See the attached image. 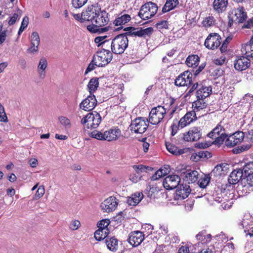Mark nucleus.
Masks as SVG:
<instances>
[{
	"mask_svg": "<svg viewBox=\"0 0 253 253\" xmlns=\"http://www.w3.org/2000/svg\"><path fill=\"white\" fill-rule=\"evenodd\" d=\"M247 141L246 144H243L238 147L237 150H233L234 153H240L241 152L248 150L251 147V142H253V129L248 130L246 132L238 131L229 136L225 140V145L228 147H233L238 144L242 142L244 139Z\"/></svg>",
	"mask_w": 253,
	"mask_h": 253,
	"instance_id": "nucleus-1",
	"label": "nucleus"
},
{
	"mask_svg": "<svg viewBox=\"0 0 253 253\" xmlns=\"http://www.w3.org/2000/svg\"><path fill=\"white\" fill-rule=\"evenodd\" d=\"M95 18L93 20L92 24L87 26V29L92 33L101 34L109 30V26L104 27L109 22L108 13L104 10H101L99 9L96 13Z\"/></svg>",
	"mask_w": 253,
	"mask_h": 253,
	"instance_id": "nucleus-2",
	"label": "nucleus"
},
{
	"mask_svg": "<svg viewBox=\"0 0 253 253\" xmlns=\"http://www.w3.org/2000/svg\"><path fill=\"white\" fill-rule=\"evenodd\" d=\"M121 135V130L114 127L106 130L103 133L95 130L91 132L90 136L98 140L111 141L118 139Z\"/></svg>",
	"mask_w": 253,
	"mask_h": 253,
	"instance_id": "nucleus-3",
	"label": "nucleus"
},
{
	"mask_svg": "<svg viewBox=\"0 0 253 253\" xmlns=\"http://www.w3.org/2000/svg\"><path fill=\"white\" fill-rule=\"evenodd\" d=\"M128 40L125 34H120L111 41L112 52L117 54L123 53L128 46Z\"/></svg>",
	"mask_w": 253,
	"mask_h": 253,
	"instance_id": "nucleus-4",
	"label": "nucleus"
},
{
	"mask_svg": "<svg viewBox=\"0 0 253 253\" xmlns=\"http://www.w3.org/2000/svg\"><path fill=\"white\" fill-rule=\"evenodd\" d=\"M113 58L112 53L108 49L103 48L96 52L94 56L93 61L98 67H103L111 62Z\"/></svg>",
	"mask_w": 253,
	"mask_h": 253,
	"instance_id": "nucleus-5",
	"label": "nucleus"
},
{
	"mask_svg": "<svg viewBox=\"0 0 253 253\" xmlns=\"http://www.w3.org/2000/svg\"><path fill=\"white\" fill-rule=\"evenodd\" d=\"M158 9V7L157 4L150 1L141 7L138 16L143 20H148L155 15Z\"/></svg>",
	"mask_w": 253,
	"mask_h": 253,
	"instance_id": "nucleus-6",
	"label": "nucleus"
},
{
	"mask_svg": "<svg viewBox=\"0 0 253 253\" xmlns=\"http://www.w3.org/2000/svg\"><path fill=\"white\" fill-rule=\"evenodd\" d=\"M102 121L100 114L96 111L88 113L81 120L82 125L86 124L87 128H97Z\"/></svg>",
	"mask_w": 253,
	"mask_h": 253,
	"instance_id": "nucleus-7",
	"label": "nucleus"
},
{
	"mask_svg": "<svg viewBox=\"0 0 253 253\" xmlns=\"http://www.w3.org/2000/svg\"><path fill=\"white\" fill-rule=\"evenodd\" d=\"M208 135L209 137L214 140L213 144L218 145L222 144L227 136L225 129L220 123L218 124Z\"/></svg>",
	"mask_w": 253,
	"mask_h": 253,
	"instance_id": "nucleus-8",
	"label": "nucleus"
},
{
	"mask_svg": "<svg viewBox=\"0 0 253 253\" xmlns=\"http://www.w3.org/2000/svg\"><path fill=\"white\" fill-rule=\"evenodd\" d=\"M166 113V109L163 106L159 105L153 108L149 113V123L155 125L158 124L164 118Z\"/></svg>",
	"mask_w": 253,
	"mask_h": 253,
	"instance_id": "nucleus-9",
	"label": "nucleus"
},
{
	"mask_svg": "<svg viewBox=\"0 0 253 253\" xmlns=\"http://www.w3.org/2000/svg\"><path fill=\"white\" fill-rule=\"evenodd\" d=\"M148 120L145 121L142 118H138L131 122L130 125V128L136 133H143L148 127Z\"/></svg>",
	"mask_w": 253,
	"mask_h": 253,
	"instance_id": "nucleus-10",
	"label": "nucleus"
},
{
	"mask_svg": "<svg viewBox=\"0 0 253 253\" xmlns=\"http://www.w3.org/2000/svg\"><path fill=\"white\" fill-rule=\"evenodd\" d=\"M202 129L200 127L194 126L188 131L183 134V139L186 141H196L202 137Z\"/></svg>",
	"mask_w": 253,
	"mask_h": 253,
	"instance_id": "nucleus-11",
	"label": "nucleus"
},
{
	"mask_svg": "<svg viewBox=\"0 0 253 253\" xmlns=\"http://www.w3.org/2000/svg\"><path fill=\"white\" fill-rule=\"evenodd\" d=\"M221 38L217 33H211L205 41V46L210 49L217 48L221 43Z\"/></svg>",
	"mask_w": 253,
	"mask_h": 253,
	"instance_id": "nucleus-12",
	"label": "nucleus"
},
{
	"mask_svg": "<svg viewBox=\"0 0 253 253\" xmlns=\"http://www.w3.org/2000/svg\"><path fill=\"white\" fill-rule=\"evenodd\" d=\"M118 205V200L116 197L111 196L105 200L100 205L104 212L109 213L114 211Z\"/></svg>",
	"mask_w": 253,
	"mask_h": 253,
	"instance_id": "nucleus-13",
	"label": "nucleus"
},
{
	"mask_svg": "<svg viewBox=\"0 0 253 253\" xmlns=\"http://www.w3.org/2000/svg\"><path fill=\"white\" fill-rule=\"evenodd\" d=\"M97 100L94 94H89L80 104V109L86 111L92 110L97 105Z\"/></svg>",
	"mask_w": 253,
	"mask_h": 253,
	"instance_id": "nucleus-14",
	"label": "nucleus"
},
{
	"mask_svg": "<svg viewBox=\"0 0 253 253\" xmlns=\"http://www.w3.org/2000/svg\"><path fill=\"white\" fill-rule=\"evenodd\" d=\"M192 74L188 71L179 75L175 80V84L178 86H188L192 82Z\"/></svg>",
	"mask_w": 253,
	"mask_h": 253,
	"instance_id": "nucleus-15",
	"label": "nucleus"
},
{
	"mask_svg": "<svg viewBox=\"0 0 253 253\" xmlns=\"http://www.w3.org/2000/svg\"><path fill=\"white\" fill-rule=\"evenodd\" d=\"M180 178L177 175H171L166 177L163 180L164 187L168 190L177 188L179 185Z\"/></svg>",
	"mask_w": 253,
	"mask_h": 253,
	"instance_id": "nucleus-16",
	"label": "nucleus"
},
{
	"mask_svg": "<svg viewBox=\"0 0 253 253\" xmlns=\"http://www.w3.org/2000/svg\"><path fill=\"white\" fill-rule=\"evenodd\" d=\"M99 10L96 6L93 5L88 6L86 10H84L82 14L81 17L83 20L91 21L92 22L93 20L95 19V16Z\"/></svg>",
	"mask_w": 253,
	"mask_h": 253,
	"instance_id": "nucleus-17",
	"label": "nucleus"
},
{
	"mask_svg": "<svg viewBox=\"0 0 253 253\" xmlns=\"http://www.w3.org/2000/svg\"><path fill=\"white\" fill-rule=\"evenodd\" d=\"M190 186L187 184L179 185L174 194V199L176 200H182L186 198L190 193Z\"/></svg>",
	"mask_w": 253,
	"mask_h": 253,
	"instance_id": "nucleus-18",
	"label": "nucleus"
},
{
	"mask_svg": "<svg viewBox=\"0 0 253 253\" xmlns=\"http://www.w3.org/2000/svg\"><path fill=\"white\" fill-rule=\"evenodd\" d=\"M144 239V235L139 231H134L129 234L128 242L133 247H137Z\"/></svg>",
	"mask_w": 253,
	"mask_h": 253,
	"instance_id": "nucleus-19",
	"label": "nucleus"
},
{
	"mask_svg": "<svg viewBox=\"0 0 253 253\" xmlns=\"http://www.w3.org/2000/svg\"><path fill=\"white\" fill-rule=\"evenodd\" d=\"M251 61L248 57L239 56L234 61V68L236 70L242 71L246 70L251 65Z\"/></svg>",
	"mask_w": 253,
	"mask_h": 253,
	"instance_id": "nucleus-20",
	"label": "nucleus"
},
{
	"mask_svg": "<svg viewBox=\"0 0 253 253\" xmlns=\"http://www.w3.org/2000/svg\"><path fill=\"white\" fill-rule=\"evenodd\" d=\"M196 119L197 117L195 111L188 112L184 117L180 119L178 122V126L183 128L189 125L193 121L196 120Z\"/></svg>",
	"mask_w": 253,
	"mask_h": 253,
	"instance_id": "nucleus-21",
	"label": "nucleus"
},
{
	"mask_svg": "<svg viewBox=\"0 0 253 253\" xmlns=\"http://www.w3.org/2000/svg\"><path fill=\"white\" fill-rule=\"evenodd\" d=\"M199 173L196 170H186L181 173L183 180L188 183H194L198 179Z\"/></svg>",
	"mask_w": 253,
	"mask_h": 253,
	"instance_id": "nucleus-22",
	"label": "nucleus"
},
{
	"mask_svg": "<svg viewBox=\"0 0 253 253\" xmlns=\"http://www.w3.org/2000/svg\"><path fill=\"white\" fill-rule=\"evenodd\" d=\"M246 177L242 171L241 169L234 170L230 174L228 181L230 184H235L240 180L245 179Z\"/></svg>",
	"mask_w": 253,
	"mask_h": 253,
	"instance_id": "nucleus-23",
	"label": "nucleus"
},
{
	"mask_svg": "<svg viewBox=\"0 0 253 253\" xmlns=\"http://www.w3.org/2000/svg\"><path fill=\"white\" fill-rule=\"evenodd\" d=\"M247 18V13L243 6H239L234 10V16L232 17V19L238 22L242 23Z\"/></svg>",
	"mask_w": 253,
	"mask_h": 253,
	"instance_id": "nucleus-24",
	"label": "nucleus"
},
{
	"mask_svg": "<svg viewBox=\"0 0 253 253\" xmlns=\"http://www.w3.org/2000/svg\"><path fill=\"white\" fill-rule=\"evenodd\" d=\"M228 3V0H214L213 9L216 13H221L226 11Z\"/></svg>",
	"mask_w": 253,
	"mask_h": 253,
	"instance_id": "nucleus-25",
	"label": "nucleus"
},
{
	"mask_svg": "<svg viewBox=\"0 0 253 253\" xmlns=\"http://www.w3.org/2000/svg\"><path fill=\"white\" fill-rule=\"evenodd\" d=\"M251 216L249 213L245 214L243 218L239 222L238 225L241 229H244V232L248 233V230L253 225V222L251 220Z\"/></svg>",
	"mask_w": 253,
	"mask_h": 253,
	"instance_id": "nucleus-26",
	"label": "nucleus"
},
{
	"mask_svg": "<svg viewBox=\"0 0 253 253\" xmlns=\"http://www.w3.org/2000/svg\"><path fill=\"white\" fill-rule=\"evenodd\" d=\"M143 197V195L142 192H136L127 198V203L130 206H135L142 200Z\"/></svg>",
	"mask_w": 253,
	"mask_h": 253,
	"instance_id": "nucleus-27",
	"label": "nucleus"
},
{
	"mask_svg": "<svg viewBox=\"0 0 253 253\" xmlns=\"http://www.w3.org/2000/svg\"><path fill=\"white\" fill-rule=\"evenodd\" d=\"M212 88L211 86H204L201 85L197 91V98L205 99L210 95Z\"/></svg>",
	"mask_w": 253,
	"mask_h": 253,
	"instance_id": "nucleus-28",
	"label": "nucleus"
},
{
	"mask_svg": "<svg viewBox=\"0 0 253 253\" xmlns=\"http://www.w3.org/2000/svg\"><path fill=\"white\" fill-rule=\"evenodd\" d=\"M228 166L226 164L217 165L212 170V173L216 176L225 175L227 172Z\"/></svg>",
	"mask_w": 253,
	"mask_h": 253,
	"instance_id": "nucleus-29",
	"label": "nucleus"
},
{
	"mask_svg": "<svg viewBox=\"0 0 253 253\" xmlns=\"http://www.w3.org/2000/svg\"><path fill=\"white\" fill-rule=\"evenodd\" d=\"M241 50L242 53L245 54L247 57H253V35L249 42L242 46Z\"/></svg>",
	"mask_w": 253,
	"mask_h": 253,
	"instance_id": "nucleus-30",
	"label": "nucleus"
},
{
	"mask_svg": "<svg viewBox=\"0 0 253 253\" xmlns=\"http://www.w3.org/2000/svg\"><path fill=\"white\" fill-rule=\"evenodd\" d=\"M196 239L200 241L198 243V245L200 246V245H203L210 242L211 240V235L207 234L205 231H202L196 235Z\"/></svg>",
	"mask_w": 253,
	"mask_h": 253,
	"instance_id": "nucleus-31",
	"label": "nucleus"
},
{
	"mask_svg": "<svg viewBox=\"0 0 253 253\" xmlns=\"http://www.w3.org/2000/svg\"><path fill=\"white\" fill-rule=\"evenodd\" d=\"M47 66V61L45 58H42L39 62L38 71L40 75V77L42 79H43L45 77V71L44 70Z\"/></svg>",
	"mask_w": 253,
	"mask_h": 253,
	"instance_id": "nucleus-32",
	"label": "nucleus"
},
{
	"mask_svg": "<svg viewBox=\"0 0 253 253\" xmlns=\"http://www.w3.org/2000/svg\"><path fill=\"white\" fill-rule=\"evenodd\" d=\"M131 19L130 16L128 14H124L118 16L114 21V24L116 26H122L128 23Z\"/></svg>",
	"mask_w": 253,
	"mask_h": 253,
	"instance_id": "nucleus-33",
	"label": "nucleus"
},
{
	"mask_svg": "<svg viewBox=\"0 0 253 253\" xmlns=\"http://www.w3.org/2000/svg\"><path fill=\"white\" fill-rule=\"evenodd\" d=\"M178 0H167V1L162 8V12L166 13L174 9L178 4Z\"/></svg>",
	"mask_w": 253,
	"mask_h": 253,
	"instance_id": "nucleus-34",
	"label": "nucleus"
},
{
	"mask_svg": "<svg viewBox=\"0 0 253 253\" xmlns=\"http://www.w3.org/2000/svg\"><path fill=\"white\" fill-rule=\"evenodd\" d=\"M109 230L108 228H98L94 233V238L97 241H101L107 238Z\"/></svg>",
	"mask_w": 253,
	"mask_h": 253,
	"instance_id": "nucleus-35",
	"label": "nucleus"
},
{
	"mask_svg": "<svg viewBox=\"0 0 253 253\" xmlns=\"http://www.w3.org/2000/svg\"><path fill=\"white\" fill-rule=\"evenodd\" d=\"M106 244L107 248L110 251L116 252L118 249V240L115 238H107L106 239Z\"/></svg>",
	"mask_w": 253,
	"mask_h": 253,
	"instance_id": "nucleus-36",
	"label": "nucleus"
},
{
	"mask_svg": "<svg viewBox=\"0 0 253 253\" xmlns=\"http://www.w3.org/2000/svg\"><path fill=\"white\" fill-rule=\"evenodd\" d=\"M200 59L197 55H189L186 59V63L188 66L195 68L199 64Z\"/></svg>",
	"mask_w": 253,
	"mask_h": 253,
	"instance_id": "nucleus-37",
	"label": "nucleus"
},
{
	"mask_svg": "<svg viewBox=\"0 0 253 253\" xmlns=\"http://www.w3.org/2000/svg\"><path fill=\"white\" fill-rule=\"evenodd\" d=\"M207 103L204 101V99L197 98V100L193 102L192 107L193 111H198L200 110L203 109L207 107Z\"/></svg>",
	"mask_w": 253,
	"mask_h": 253,
	"instance_id": "nucleus-38",
	"label": "nucleus"
},
{
	"mask_svg": "<svg viewBox=\"0 0 253 253\" xmlns=\"http://www.w3.org/2000/svg\"><path fill=\"white\" fill-rule=\"evenodd\" d=\"M99 85L98 79L97 78H93L91 79L87 85V87L89 93L93 94L94 91L97 89Z\"/></svg>",
	"mask_w": 253,
	"mask_h": 253,
	"instance_id": "nucleus-39",
	"label": "nucleus"
},
{
	"mask_svg": "<svg viewBox=\"0 0 253 253\" xmlns=\"http://www.w3.org/2000/svg\"><path fill=\"white\" fill-rule=\"evenodd\" d=\"M244 177H246L253 174V162L247 163L241 169Z\"/></svg>",
	"mask_w": 253,
	"mask_h": 253,
	"instance_id": "nucleus-40",
	"label": "nucleus"
},
{
	"mask_svg": "<svg viewBox=\"0 0 253 253\" xmlns=\"http://www.w3.org/2000/svg\"><path fill=\"white\" fill-rule=\"evenodd\" d=\"M216 20L212 15H209L204 18L202 22L203 26L205 27H210L215 24Z\"/></svg>",
	"mask_w": 253,
	"mask_h": 253,
	"instance_id": "nucleus-41",
	"label": "nucleus"
},
{
	"mask_svg": "<svg viewBox=\"0 0 253 253\" xmlns=\"http://www.w3.org/2000/svg\"><path fill=\"white\" fill-rule=\"evenodd\" d=\"M58 121L66 130L70 129L72 127V124L69 119L65 116H60L58 118Z\"/></svg>",
	"mask_w": 253,
	"mask_h": 253,
	"instance_id": "nucleus-42",
	"label": "nucleus"
},
{
	"mask_svg": "<svg viewBox=\"0 0 253 253\" xmlns=\"http://www.w3.org/2000/svg\"><path fill=\"white\" fill-rule=\"evenodd\" d=\"M22 14V11L19 9H17L14 13L8 18V23L9 25L14 24L17 19H19Z\"/></svg>",
	"mask_w": 253,
	"mask_h": 253,
	"instance_id": "nucleus-43",
	"label": "nucleus"
},
{
	"mask_svg": "<svg viewBox=\"0 0 253 253\" xmlns=\"http://www.w3.org/2000/svg\"><path fill=\"white\" fill-rule=\"evenodd\" d=\"M167 150L171 154L175 155H180L184 153V151L182 149H179L176 146L172 145L170 144H166Z\"/></svg>",
	"mask_w": 253,
	"mask_h": 253,
	"instance_id": "nucleus-44",
	"label": "nucleus"
},
{
	"mask_svg": "<svg viewBox=\"0 0 253 253\" xmlns=\"http://www.w3.org/2000/svg\"><path fill=\"white\" fill-rule=\"evenodd\" d=\"M124 31H127L125 34L126 36H137L138 37V28H135L132 27H128L124 29Z\"/></svg>",
	"mask_w": 253,
	"mask_h": 253,
	"instance_id": "nucleus-45",
	"label": "nucleus"
},
{
	"mask_svg": "<svg viewBox=\"0 0 253 253\" xmlns=\"http://www.w3.org/2000/svg\"><path fill=\"white\" fill-rule=\"evenodd\" d=\"M153 32V29L152 27H149L144 29L142 28H138V37L149 36L152 34Z\"/></svg>",
	"mask_w": 253,
	"mask_h": 253,
	"instance_id": "nucleus-46",
	"label": "nucleus"
},
{
	"mask_svg": "<svg viewBox=\"0 0 253 253\" xmlns=\"http://www.w3.org/2000/svg\"><path fill=\"white\" fill-rule=\"evenodd\" d=\"M211 177L208 175H205L203 177L200 178L198 181V184L200 187L204 188L209 183Z\"/></svg>",
	"mask_w": 253,
	"mask_h": 253,
	"instance_id": "nucleus-47",
	"label": "nucleus"
},
{
	"mask_svg": "<svg viewBox=\"0 0 253 253\" xmlns=\"http://www.w3.org/2000/svg\"><path fill=\"white\" fill-rule=\"evenodd\" d=\"M167 174V170L163 169H159L151 177L152 180H156Z\"/></svg>",
	"mask_w": 253,
	"mask_h": 253,
	"instance_id": "nucleus-48",
	"label": "nucleus"
},
{
	"mask_svg": "<svg viewBox=\"0 0 253 253\" xmlns=\"http://www.w3.org/2000/svg\"><path fill=\"white\" fill-rule=\"evenodd\" d=\"M132 168L137 174H140V173L143 171L146 172V170L149 169V167H146L143 165H133Z\"/></svg>",
	"mask_w": 253,
	"mask_h": 253,
	"instance_id": "nucleus-49",
	"label": "nucleus"
},
{
	"mask_svg": "<svg viewBox=\"0 0 253 253\" xmlns=\"http://www.w3.org/2000/svg\"><path fill=\"white\" fill-rule=\"evenodd\" d=\"M87 0H72V4L75 8H79L84 5Z\"/></svg>",
	"mask_w": 253,
	"mask_h": 253,
	"instance_id": "nucleus-50",
	"label": "nucleus"
},
{
	"mask_svg": "<svg viewBox=\"0 0 253 253\" xmlns=\"http://www.w3.org/2000/svg\"><path fill=\"white\" fill-rule=\"evenodd\" d=\"M29 23V19L28 17H25L23 18L22 22L21 23V26L18 31V35H20L23 31L27 28Z\"/></svg>",
	"mask_w": 253,
	"mask_h": 253,
	"instance_id": "nucleus-51",
	"label": "nucleus"
},
{
	"mask_svg": "<svg viewBox=\"0 0 253 253\" xmlns=\"http://www.w3.org/2000/svg\"><path fill=\"white\" fill-rule=\"evenodd\" d=\"M40 42V37L37 32H34L31 35V43L39 45Z\"/></svg>",
	"mask_w": 253,
	"mask_h": 253,
	"instance_id": "nucleus-52",
	"label": "nucleus"
},
{
	"mask_svg": "<svg viewBox=\"0 0 253 253\" xmlns=\"http://www.w3.org/2000/svg\"><path fill=\"white\" fill-rule=\"evenodd\" d=\"M197 152L201 160L204 159H207L211 157V153L207 151L201 150Z\"/></svg>",
	"mask_w": 253,
	"mask_h": 253,
	"instance_id": "nucleus-53",
	"label": "nucleus"
},
{
	"mask_svg": "<svg viewBox=\"0 0 253 253\" xmlns=\"http://www.w3.org/2000/svg\"><path fill=\"white\" fill-rule=\"evenodd\" d=\"M156 27L158 29L161 30L162 29L168 28V22L166 20H161L156 24Z\"/></svg>",
	"mask_w": 253,
	"mask_h": 253,
	"instance_id": "nucleus-54",
	"label": "nucleus"
},
{
	"mask_svg": "<svg viewBox=\"0 0 253 253\" xmlns=\"http://www.w3.org/2000/svg\"><path fill=\"white\" fill-rule=\"evenodd\" d=\"M44 192H45V190H44V186H40L38 188V189L35 195V198L37 199L40 198L44 195Z\"/></svg>",
	"mask_w": 253,
	"mask_h": 253,
	"instance_id": "nucleus-55",
	"label": "nucleus"
},
{
	"mask_svg": "<svg viewBox=\"0 0 253 253\" xmlns=\"http://www.w3.org/2000/svg\"><path fill=\"white\" fill-rule=\"evenodd\" d=\"M232 38L230 36L228 37L223 42L221 47L220 50L221 52H223L226 51L227 44L232 40Z\"/></svg>",
	"mask_w": 253,
	"mask_h": 253,
	"instance_id": "nucleus-56",
	"label": "nucleus"
},
{
	"mask_svg": "<svg viewBox=\"0 0 253 253\" xmlns=\"http://www.w3.org/2000/svg\"><path fill=\"white\" fill-rule=\"evenodd\" d=\"M0 121L6 122L7 121V118L4 112V108L0 103Z\"/></svg>",
	"mask_w": 253,
	"mask_h": 253,
	"instance_id": "nucleus-57",
	"label": "nucleus"
},
{
	"mask_svg": "<svg viewBox=\"0 0 253 253\" xmlns=\"http://www.w3.org/2000/svg\"><path fill=\"white\" fill-rule=\"evenodd\" d=\"M109 222L108 220H102L98 223V227L99 229L107 228Z\"/></svg>",
	"mask_w": 253,
	"mask_h": 253,
	"instance_id": "nucleus-58",
	"label": "nucleus"
},
{
	"mask_svg": "<svg viewBox=\"0 0 253 253\" xmlns=\"http://www.w3.org/2000/svg\"><path fill=\"white\" fill-rule=\"evenodd\" d=\"M80 225V222L78 220L73 221L70 225V228L73 230H77Z\"/></svg>",
	"mask_w": 253,
	"mask_h": 253,
	"instance_id": "nucleus-59",
	"label": "nucleus"
},
{
	"mask_svg": "<svg viewBox=\"0 0 253 253\" xmlns=\"http://www.w3.org/2000/svg\"><path fill=\"white\" fill-rule=\"evenodd\" d=\"M39 45L35 43H31V45L28 49V51L30 53H35L38 50Z\"/></svg>",
	"mask_w": 253,
	"mask_h": 253,
	"instance_id": "nucleus-60",
	"label": "nucleus"
},
{
	"mask_svg": "<svg viewBox=\"0 0 253 253\" xmlns=\"http://www.w3.org/2000/svg\"><path fill=\"white\" fill-rule=\"evenodd\" d=\"M111 42L109 40H105L103 42H101L98 45V46H101L102 47V49L103 48L107 49L109 46H111Z\"/></svg>",
	"mask_w": 253,
	"mask_h": 253,
	"instance_id": "nucleus-61",
	"label": "nucleus"
},
{
	"mask_svg": "<svg viewBox=\"0 0 253 253\" xmlns=\"http://www.w3.org/2000/svg\"><path fill=\"white\" fill-rule=\"evenodd\" d=\"M95 66H96L95 65V63L92 60V62L89 63L87 68H86L85 71V74H87L88 73L93 70L95 69Z\"/></svg>",
	"mask_w": 253,
	"mask_h": 253,
	"instance_id": "nucleus-62",
	"label": "nucleus"
},
{
	"mask_svg": "<svg viewBox=\"0 0 253 253\" xmlns=\"http://www.w3.org/2000/svg\"><path fill=\"white\" fill-rule=\"evenodd\" d=\"M142 176L140 174H133L130 176V180L134 183H136L140 181Z\"/></svg>",
	"mask_w": 253,
	"mask_h": 253,
	"instance_id": "nucleus-63",
	"label": "nucleus"
},
{
	"mask_svg": "<svg viewBox=\"0 0 253 253\" xmlns=\"http://www.w3.org/2000/svg\"><path fill=\"white\" fill-rule=\"evenodd\" d=\"M247 178V184L245 187H253V177H251V175L246 177Z\"/></svg>",
	"mask_w": 253,
	"mask_h": 253,
	"instance_id": "nucleus-64",
	"label": "nucleus"
}]
</instances>
